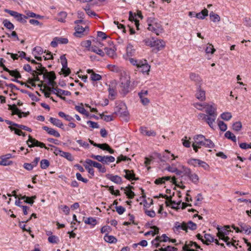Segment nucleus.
Instances as JSON below:
<instances>
[{
	"label": "nucleus",
	"instance_id": "nucleus-31",
	"mask_svg": "<svg viewBox=\"0 0 251 251\" xmlns=\"http://www.w3.org/2000/svg\"><path fill=\"white\" fill-rule=\"evenodd\" d=\"M108 92H109V98L111 100L115 99V97L117 95V92L115 90V88L114 87L109 86V87L108 88Z\"/></svg>",
	"mask_w": 251,
	"mask_h": 251
},
{
	"label": "nucleus",
	"instance_id": "nucleus-39",
	"mask_svg": "<svg viewBox=\"0 0 251 251\" xmlns=\"http://www.w3.org/2000/svg\"><path fill=\"white\" fill-rule=\"evenodd\" d=\"M67 16V14L66 12H60L58 15L57 19L58 21L60 22H65V19L66 18Z\"/></svg>",
	"mask_w": 251,
	"mask_h": 251
},
{
	"label": "nucleus",
	"instance_id": "nucleus-14",
	"mask_svg": "<svg viewBox=\"0 0 251 251\" xmlns=\"http://www.w3.org/2000/svg\"><path fill=\"white\" fill-rule=\"evenodd\" d=\"M204 108H206L205 112L207 114V115H217L216 112L217 108L214 103H206V105H205Z\"/></svg>",
	"mask_w": 251,
	"mask_h": 251
},
{
	"label": "nucleus",
	"instance_id": "nucleus-36",
	"mask_svg": "<svg viewBox=\"0 0 251 251\" xmlns=\"http://www.w3.org/2000/svg\"><path fill=\"white\" fill-rule=\"evenodd\" d=\"M126 191L125 193L129 199H133L135 196L134 193L131 190V189H133V186H129L126 187Z\"/></svg>",
	"mask_w": 251,
	"mask_h": 251
},
{
	"label": "nucleus",
	"instance_id": "nucleus-49",
	"mask_svg": "<svg viewBox=\"0 0 251 251\" xmlns=\"http://www.w3.org/2000/svg\"><path fill=\"white\" fill-rule=\"evenodd\" d=\"M80 45L82 47L86 48L88 50H89L91 46V41L90 40L83 41L81 42Z\"/></svg>",
	"mask_w": 251,
	"mask_h": 251
},
{
	"label": "nucleus",
	"instance_id": "nucleus-57",
	"mask_svg": "<svg viewBox=\"0 0 251 251\" xmlns=\"http://www.w3.org/2000/svg\"><path fill=\"white\" fill-rule=\"evenodd\" d=\"M152 228L154 229V231L151 230V231H148L147 232H146L145 234V235L146 236H148L149 235H152V236H154L155 234H158L159 232L158 228H157L156 226H153Z\"/></svg>",
	"mask_w": 251,
	"mask_h": 251
},
{
	"label": "nucleus",
	"instance_id": "nucleus-43",
	"mask_svg": "<svg viewBox=\"0 0 251 251\" xmlns=\"http://www.w3.org/2000/svg\"><path fill=\"white\" fill-rule=\"evenodd\" d=\"M135 16H136V15L133 16L132 12H129V20L130 21H134L137 29H139V22L138 20L135 18Z\"/></svg>",
	"mask_w": 251,
	"mask_h": 251
},
{
	"label": "nucleus",
	"instance_id": "nucleus-47",
	"mask_svg": "<svg viewBox=\"0 0 251 251\" xmlns=\"http://www.w3.org/2000/svg\"><path fill=\"white\" fill-rule=\"evenodd\" d=\"M104 239L106 242L110 243H115L117 241L116 238L111 235H105Z\"/></svg>",
	"mask_w": 251,
	"mask_h": 251
},
{
	"label": "nucleus",
	"instance_id": "nucleus-53",
	"mask_svg": "<svg viewBox=\"0 0 251 251\" xmlns=\"http://www.w3.org/2000/svg\"><path fill=\"white\" fill-rule=\"evenodd\" d=\"M50 162L47 159H43L40 162L41 168L43 169H45L49 166Z\"/></svg>",
	"mask_w": 251,
	"mask_h": 251
},
{
	"label": "nucleus",
	"instance_id": "nucleus-29",
	"mask_svg": "<svg viewBox=\"0 0 251 251\" xmlns=\"http://www.w3.org/2000/svg\"><path fill=\"white\" fill-rule=\"evenodd\" d=\"M71 95L70 92L68 91H65L59 88L57 92V96L60 97L62 100H65V97L62 96H70Z\"/></svg>",
	"mask_w": 251,
	"mask_h": 251
},
{
	"label": "nucleus",
	"instance_id": "nucleus-23",
	"mask_svg": "<svg viewBox=\"0 0 251 251\" xmlns=\"http://www.w3.org/2000/svg\"><path fill=\"white\" fill-rule=\"evenodd\" d=\"M126 175L125 177L128 180H137L138 178L135 177V174H134L132 170H124Z\"/></svg>",
	"mask_w": 251,
	"mask_h": 251
},
{
	"label": "nucleus",
	"instance_id": "nucleus-34",
	"mask_svg": "<svg viewBox=\"0 0 251 251\" xmlns=\"http://www.w3.org/2000/svg\"><path fill=\"white\" fill-rule=\"evenodd\" d=\"M241 230L240 231H244L245 233L247 234H251V227L242 223L240 225Z\"/></svg>",
	"mask_w": 251,
	"mask_h": 251
},
{
	"label": "nucleus",
	"instance_id": "nucleus-56",
	"mask_svg": "<svg viewBox=\"0 0 251 251\" xmlns=\"http://www.w3.org/2000/svg\"><path fill=\"white\" fill-rule=\"evenodd\" d=\"M1 161H0V165L2 166H8L12 164V161H8L5 158H3V157L1 156Z\"/></svg>",
	"mask_w": 251,
	"mask_h": 251
},
{
	"label": "nucleus",
	"instance_id": "nucleus-24",
	"mask_svg": "<svg viewBox=\"0 0 251 251\" xmlns=\"http://www.w3.org/2000/svg\"><path fill=\"white\" fill-rule=\"evenodd\" d=\"M175 228H176V230L182 229L187 231L188 227L187 226V224L185 222H183L182 223L176 222L175 224Z\"/></svg>",
	"mask_w": 251,
	"mask_h": 251
},
{
	"label": "nucleus",
	"instance_id": "nucleus-50",
	"mask_svg": "<svg viewBox=\"0 0 251 251\" xmlns=\"http://www.w3.org/2000/svg\"><path fill=\"white\" fill-rule=\"evenodd\" d=\"M61 156L63 157L66 158L67 160L71 161L74 160V157H73L72 154L68 152L63 151V152L61 153Z\"/></svg>",
	"mask_w": 251,
	"mask_h": 251
},
{
	"label": "nucleus",
	"instance_id": "nucleus-35",
	"mask_svg": "<svg viewBox=\"0 0 251 251\" xmlns=\"http://www.w3.org/2000/svg\"><path fill=\"white\" fill-rule=\"evenodd\" d=\"M115 160V157L112 156H103L102 163L109 164L110 163L114 162Z\"/></svg>",
	"mask_w": 251,
	"mask_h": 251
},
{
	"label": "nucleus",
	"instance_id": "nucleus-33",
	"mask_svg": "<svg viewBox=\"0 0 251 251\" xmlns=\"http://www.w3.org/2000/svg\"><path fill=\"white\" fill-rule=\"evenodd\" d=\"M81 106L76 105L75 106V109L77 110L78 112L85 115L86 116H89V113L86 111L85 108L83 107V104L81 103Z\"/></svg>",
	"mask_w": 251,
	"mask_h": 251
},
{
	"label": "nucleus",
	"instance_id": "nucleus-21",
	"mask_svg": "<svg viewBox=\"0 0 251 251\" xmlns=\"http://www.w3.org/2000/svg\"><path fill=\"white\" fill-rule=\"evenodd\" d=\"M141 133L148 136H155L156 132L153 130H148L146 127L142 126L140 128Z\"/></svg>",
	"mask_w": 251,
	"mask_h": 251
},
{
	"label": "nucleus",
	"instance_id": "nucleus-30",
	"mask_svg": "<svg viewBox=\"0 0 251 251\" xmlns=\"http://www.w3.org/2000/svg\"><path fill=\"white\" fill-rule=\"evenodd\" d=\"M4 71L9 73L10 75L15 77L16 78H21L22 76L17 70H10L7 68H4Z\"/></svg>",
	"mask_w": 251,
	"mask_h": 251
},
{
	"label": "nucleus",
	"instance_id": "nucleus-1",
	"mask_svg": "<svg viewBox=\"0 0 251 251\" xmlns=\"http://www.w3.org/2000/svg\"><path fill=\"white\" fill-rule=\"evenodd\" d=\"M192 146L195 151L197 152L198 149L202 146L208 148H213L215 145L210 139H206L203 135L199 134L194 136Z\"/></svg>",
	"mask_w": 251,
	"mask_h": 251
},
{
	"label": "nucleus",
	"instance_id": "nucleus-46",
	"mask_svg": "<svg viewBox=\"0 0 251 251\" xmlns=\"http://www.w3.org/2000/svg\"><path fill=\"white\" fill-rule=\"evenodd\" d=\"M209 16L211 20L214 22H219L220 21V16L218 14H215L213 12H211Z\"/></svg>",
	"mask_w": 251,
	"mask_h": 251
},
{
	"label": "nucleus",
	"instance_id": "nucleus-27",
	"mask_svg": "<svg viewBox=\"0 0 251 251\" xmlns=\"http://www.w3.org/2000/svg\"><path fill=\"white\" fill-rule=\"evenodd\" d=\"M43 75L44 78H47L49 80H54L56 78L55 74L54 72H45Z\"/></svg>",
	"mask_w": 251,
	"mask_h": 251
},
{
	"label": "nucleus",
	"instance_id": "nucleus-16",
	"mask_svg": "<svg viewBox=\"0 0 251 251\" xmlns=\"http://www.w3.org/2000/svg\"><path fill=\"white\" fill-rule=\"evenodd\" d=\"M189 78L191 80L195 82L196 86L199 84L202 85V79L199 74L192 72L189 74Z\"/></svg>",
	"mask_w": 251,
	"mask_h": 251
},
{
	"label": "nucleus",
	"instance_id": "nucleus-59",
	"mask_svg": "<svg viewBox=\"0 0 251 251\" xmlns=\"http://www.w3.org/2000/svg\"><path fill=\"white\" fill-rule=\"evenodd\" d=\"M129 61L130 63L134 66H136L137 68L138 66L140 64L142 60H136L133 58H130L129 59Z\"/></svg>",
	"mask_w": 251,
	"mask_h": 251
},
{
	"label": "nucleus",
	"instance_id": "nucleus-5",
	"mask_svg": "<svg viewBox=\"0 0 251 251\" xmlns=\"http://www.w3.org/2000/svg\"><path fill=\"white\" fill-rule=\"evenodd\" d=\"M229 228L230 226H225L222 228L218 227V235L219 238L224 240L227 246H230L231 245L235 247V245L234 243H232L229 242V240H230V238L228 236H226V235H227L229 234V232L230 231Z\"/></svg>",
	"mask_w": 251,
	"mask_h": 251
},
{
	"label": "nucleus",
	"instance_id": "nucleus-28",
	"mask_svg": "<svg viewBox=\"0 0 251 251\" xmlns=\"http://www.w3.org/2000/svg\"><path fill=\"white\" fill-rule=\"evenodd\" d=\"M153 46L157 48L158 50H160L165 47V42L162 40H154Z\"/></svg>",
	"mask_w": 251,
	"mask_h": 251
},
{
	"label": "nucleus",
	"instance_id": "nucleus-44",
	"mask_svg": "<svg viewBox=\"0 0 251 251\" xmlns=\"http://www.w3.org/2000/svg\"><path fill=\"white\" fill-rule=\"evenodd\" d=\"M58 115L60 117L64 118L66 121L69 122L74 120V118L70 116V115H66L62 111H60L58 113Z\"/></svg>",
	"mask_w": 251,
	"mask_h": 251
},
{
	"label": "nucleus",
	"instance_id": "nucleus-9",
	"mask_svg": "<svg viewBox=\"0 0 251 251\" xmlns=\"http://www.w3.org/2000/svg\"><path fill=\"white\" fill-rule=\"evenodd\" d=\"M188 163L194 167H201L205 170L209 168V166L205 162L198 159L191 158L188 160Z\"/></svg>",
	"mask_w": 251,
	"mask_h": 251
},
{
	"label": "nucleus",
	"instance_id": "nucleus-12",
	"mask_svg": "<svg viewBox=\"0 0 251 251\" xmlns=\"http://www.w3.org/2000/svg\"><path fill=\"white\" fill-rule=\"evenodd\" d=\"M148 29L154 32L157 35H159L163 31L161 25L157 23L149 24Z\"/></svg>",
	"mask_w": 251,
	"mask_h": 251
},
{
	"label": "nucleus",
	"instance_id": "nucleus-26",
	"mask_svg": "<svg viewBox=\"0 0 251 251\" xmlns=\"http://www.w3.org/2000/svg\"><path fill=\"white\" fill-rule=\"evenodd\" d=\"M49 121L53 125L59 128L62 129L63 128V124L60 120L54 118L50 117Z\"/></svg>",
	"mask_w": 251,
	"mask_h": 251
},
{
	"label": "nucleus",
	"instance_id": "nucleus-42",
	"mask_svg": "<svg viewBox=\"0 0 251 251\" xmlns=\"http://www.w3.org/2000/svg\"><path fill=\"white\" fill-rule=\"evenodd\" d=\"M140 98L141 102L145 106L148 105L150 102V100L147 97V96H143L142 95H138Z\"/></svg>",
	"mask_w": 251,
	"mask_h": 251
},
{
	"label": "nucleus",
	"instance_id": "nucleus-11",
	"mask_svg": "<svg viewBox=\"0 0 251 251\" xmlns=\"http://www.w3.org/2000/svg\"><path fill=\"white\" fill-rule=\"evenodd\" d=\"M195 97L200 101L205 100V91L201 88V85L199 84L196 86Z\"/></svg>",
	"mask_w": 251,
	"mask_h": 251
},
{
	"label": "nucleus",
	"instance_id": "nucleus-51",
	"mask_svg": "<svg viewBox=\"0 0 251 251\" xmlns=\"http://www.w3.org/2000/svg\"><path fill=\"white\" fill-rule=\"evenodd\" d=\"M37 65L38 66L36 67V69L39 71V73H38V74L39 75H41L43 74L45 72H47V69L45 67H43L41 63H38Z\"/></svg>",
	"mask_w": 251,
	"mask_h": 251
},
{
	"label": "nucleus",
	"instance_id": "nucleus-6",
	"mask_svg": "<svg viewBox=\"0 0 251 251\" xmlns=\"http://www.w3.org/2000/svg\"><path fill=\"white\" fill-rule=\"evenodd\" d=\"M183 169V174L189 178L190 180L194 184H197L199 181L198 176L194 173L192 172L191 170L188 168L182 166Z\"/></svg>",
	"mask_w": 251,
	"mask_h": 251
},
{
	"label": "nucleus",
	"instance_id": "nucleus-48",
	"mask_svg": "<svg viewBox=\"0 0 251 251\" xmlns=\"http://www.w3.org/2000/svg\"><path fill=\"white\" fill-rule=\"evenodd\" d=\"M43 53V50L40 47H36L33 50V54L34 56L41 55Z\"/></svg>",
	"mask_w": 251,
	"mask_h": 251
},
{
	"label": "nucleus",
	"instance_id": "nucleus-40",
	"mask_svg": "<svg viewBox=\"0 0 251 251\" xmlns=\"http://www.w3.org/2000/svg\"><path fill=\"white\" fill-rule=\"evenodd\" d=\"M3 25L7 28L12 30L14 28V25L9 21L7 19H5L2 22Z\"/></svg>",
	"mask_w": 251,
	"mask_h": 251
},
{
	"label": "nucleus",
	"instance_id": "nucleus-3",
	"mask_svg": "<svg viewBox=\"0 0 251 251\" xmlns=\"http://www.w3.org/2000/svg\"><path fill=\"white\" fill-rule=\"evenodd\" d=\"M76 26L75 27V32L74 35L76 37L81 38L87 34L89 31V27L86 24V22L83 20H76L75 21Z\"/></svg>",
	"mask_w": 251,
	"mask_h": 251
},
{
	"label": "nucleus",
	"instance_id": "nucleus-25",
	"mask_svg": "<svg viewBox=\"0 0 251 251\" xmlns=\"http://www.w3.org/2000/svg\"><path fill=\"white\" fill-rule=\"evenodd\" d=\"M88 74H91V79L93 81H98L101 79V76L99 74H96L93 70L88 69L87 71Z\"/></svg>",
	"mask_w": 251,
	"mask_h": 251
},
{
	"label": "nucleus",
	"instance_id": "nucleus-10",
	"mask_svg": "<svg viewBox=\"0 0 251 251\" xmlns=\"http://www.w3.org/2000/svg\"><path fill=\"white\" fill-rule=\"evenodd\" d=\"M4 11V12L10 14L11 16L15 18L18 21L22 23H25L26 22L25 19H27L26 16H24L23 14L19 13L16 11L10 10L8 9H5Z\"/></svg>",
	"mask_w": 251,
	"mask_h": 251
},
{
	"label": "nucleus",
	"instance_id": "nucleus-18",
	"mask_svg": "<svg viewBox=\"0 0 251 251\" xmlns=\"http://www.w3.org/2000/svg\"><path fill=\"white\" fill-rule=\"evenodd\" d=\"M105 176L107 179L110 180L115 183L121 184L122 182V178L117 175L113 176L112 174H108L106 175Z\"/></svg>",
	"mask_w": 251,
	"mask_h": 251
},
{
	"label": "nucleus",
	"instance_id": "nucleus-45",
	"mask_svg": "<svg viewBox=\"0 0 251 251\" xmlns=\"http://www.w3.org/2000/svg\"><path fill=\"white\" fill-rule=\"evenodd\" d=\"M221 118L225 121H229L232 118V115L230 112H224L221 115Z\"/></svg>",
	"mask_w": 251,
	"mask_h": 251
},
{
	"label": "nucleus",
	"instance_id": "nucleus-61",
	"mask_svg": "<svg viewBox=\"0 0 251 251\" xmlns=\"http://www.w3.org/2000/svg\"><path fill=\"white\" fill-rule=\"evenodd\" d=\"M215 51V50L213 46L211 44H208V46H207L205 49V52L206 53L213 54Z\"/></svg>",
	"mask_w": 251,
	"mask_h": 251
},
{
	"label": "nucleus",
	"instance_id": "nucleus-58",
	"mask_svg": "<svg viewBox=\"0 0 251 251\" xmlns=\"http://www.w3.org/2000/svg\"><path fill=\"white\" fill-rule=\"evenodd\" d=\"M95 167L98 168L101 173H104L106 171L105 167L100 163L97 162Z\"/></svg>",
	"mask_w": 251,
	"mask_h": 251
},
{
	"label": "nucleus",
	"instance_id": "nucleus-41",
	"mask_svg": "<svg viewBox=\"0 0 251 251\" xmlns=\"http://www.w3.org/2000/svg\"><path fill=\"white\" fill-rule=\"evenodd\" d=\"M84 223L86 224L92 225L93 226H95L97 223L96 219L92 217H89L87 218V219L84 221Z\"/></svg>",
	"mask_w": 251,
	"mask_h": 251
},
{
	"label": "nucleus",
	"instance_id": "nucleus-64",
	"mask_svg": "<svg viewBox=\"0 0 251 251\" xmlns=\"http://www.w3.org/2000/svg\"><path fill=\"white\" fill-rule=\"evenodd\" d=\"M61 63L63 68L66 67L67 66V60L64 55H61L60 57Z\"/></svg>",
	"mask_w": 251,
	"mask_h": 251
},
{
	"label": "nucleus",
	"instance_id": "nucleus-22",
	"mask_svg": "<svg viewBox=\"0 0 251 251\" xmlns=\"http://www.w3.org/2000/svg\"><path fill=\"white\" fill-rule=\"evenodd\" d=\"M214 241V238L210 234H205L203 238V242H202L204 244L208 245L209 243L213 242ZM215 241L216 244L219 245L218 241L217 239H215Z\"/></svg>",
	"mask_w": 251,
	"mask_h": 251
},
{
	"label": "nucleus",
	"instance_id": "nucleus-60",
	"mask_svg": "<svg viewBox=\"0 0 251 251\" xmlns=\"http://www.w3.org/2000/svg\"><path fill=\"white\" fill-rule=\"evenodd\" d=\"M159 158H160L161 161H162V162L166 161L168 159H169L170 158L169 152H168V151L166 150L165 152L163 155V156L159 157Z\"/></svg>",
	"mask_w": 251,
	"mask_h": 251
},
{
	"label": "nucleus",
	"instance_id": "nucleus-38",
	"mask_svg": "<svg viewBox=\"0 0 251 251\" xmlns=\"http://www.w3.org/2000/svg\"><path fill=\"white\" fill-rule=\"evenodd\" d=\"M225 136L228 139L231 140L234 142H236V136L230 131H226L225 134Z\"/></svg>",
	"mask_w": 251,
	"mask_h": 251
},
{
	"label": "nucleus",
	"instance_id": "nucleus-62",
	"mask_svg": "<svg viewBox=\"0 0 251 251\" xmlns=\"http://www.w3.org/2000/svg\"><path fill=\"white\" fill-rule=\"evenodd\" d=\"M164 181L167 180H171V182H172L173 184L176 185V180L175 177H171L169 176H166L163 177Z\"/></svg>",
	"mask_w": 251,
	"mask_h": 251
},
{
	"label": "nucleus",
	"instance_id": "nucleus-55",
	"mask_svg": "<svg viewBox=\"0 0 251 251\" xmlns=\"http://www.w3.org/2000/svg\"><path fill=\"white\" fill-rule=\"evenodd\" d=\"M154 39L152 38L151 39H145L143 42L147 46H150L151 47H153V45L154 44Z\"/></svg>",
	"mask_w": 251,
	"mask_h": 251
},
{
	"label": "nucleus",
	"instance_id": "nucleus-4",
	"mask_svg": "<svg viewBox=\"0 0 251 251\" xmlns=\"http://www.w3.org/2000/svg\"><path fill=\"white\" fill-rule=\"evenodd\" d=\"M130 77L126 72L123 71L121 73L120 88L122 92L126 95L128 92L130 85Z\"/></svg>",
	"mask_w": 251,
	"mask_h": 251
},
{
	"label": "nucleus",
	"instance_id": "nucleus-13",
	"mask_svg": "<svg viewBox=\"0 0 251 251\" xmlns=\"http://www.w3.org/2000/svg\"><path fill=\"white\" fill-rule=\"evenodd\" d=\"M194 247L196 249H200V246L196 243L192 241L186 242L184 245L182 246V251H196L194 249H190L191 247Z\"/></svg>",
	"mask_w": 251,
	"mask_h": 251
},
{
	"label": "nucleus",
	"instance_id": "nucleus-32",
	"mask_svg": "<svg viewBox=\"0 0 251 251\" xmlns=\"http://www.w3.org/2000/svg\"><path fill=\"white\" fill-rule=\"evenodd\" d=\"M104 50L106 52V54L110 57L114 58L116 56V49L112 48H108L106 47L104 48Z\"/></svg>",
	"mask_w": 251,
	"mask_h": 251
},
{
	"label": "nucleus",
	"instance_id": "nucleus-52",
	"mask_svg": "<svg viewBox=\"0 0 251 251\" xmlns=\"http://www.w3.org/2000/svg\"><path fill=\"white\" fill-rule=\"evenodd\" d=\"M242 124L240 122H236L232 125L233 129L236 131H240L242 128Z\"/></svg>",
	"mask_w": 251,
	"mask_h": 251
},
{
	"label": "nucleus",
	"instance_id": "nucleus-37",
	"mask_svg": "<svg viewBox=\"0 0 251 251\" xmlns=\"http://www.w3.org/2000/svg\"><path fill=\"white\" fill-rule=\"evenodd\" d=\"M208 11L206 9H204L201 12L197 13L196 14V17L199 19H203L208 15Z\"/></svg>",
	"mask_w": 251,
	"mask_h": 251
},
{
	"label": "nucleus",
	"instance_id": "nucleus-63",
	"mask_svg": "<svg viewBox=\"0 0 251 251\" xmlns=\"http://www.w3.org/2000/svg\"><path fill=\"white\" fill-rule=\"evenodd\" d=\"M9 109L12 111V115H15V113H18L19 109H18L15 104L12 105H9Z\"/></svg>",
	"mask_w": 251,
	"mask_h": 251
},
{
	"label": "nucleus",
	"instance_id": "nucleus-7",
	"mask_svg": "<svg viewBox=\"0 0 251 251\" xmlns=\"http://www.w3.org/2000/svg\"><path fill=\"white\" fill-rule=\"evenodd\" d=\"M116 112L120 116L124 118L125 120L128 121L129 113L126 110V107L125 104L122 103L119 104V105L116 107Z\"/></svg>",
	"mask_w": 251,
	"mask_h": 251
},
{
	"label": "nucleus",
	"instance_id": "nucleus-54",
	"mask_svg": "<svg viewBox=\"0 0 251 251\" xmlns=\"http://www.w3.org/2000/svg\"><path fill=\"white\" fill-rule=\"evenodd\" d=\"M218 125L220 130L222 131H225L227 129V126L223 121H218Z\"/></svg>",
	"mask_w": 251,
	"mask_h": 251
},
{
	"label": "nucleus",
	"instance_id": "nucleus-15",
	"mask_svg": "<svg viewBox=\"0 0 251 251\" xmlns=\"http://www.w3.org/2000/svg\"><path fill=\"white\" fill-rule=\"evenodd\" d=\"M68 43V40L66 38H63L61 37H55L53 41H51L50 45L51 46L55 48L57 47L58 44H66Z\"/></svg>",
	"mask_w": 251,
	"mask_h": 251
},
{
	"label": "nucleus",
	"instance_id": "nucleus-8",
	"mask_svg": "<svg viewBox=\"0 0 251 251\" xmlns=\"http://www.w3.org/2000/svg\"><path fill=\"white\" fill-rule=\"evenodd\" d=\"M217 115H207L204 114H200L199 117L206 122L211 128H213V124L215 121Z\"/></svg>",
	"mask_w": 251,
	"mask_h": 251
},
{
	"label": "nucleus",
	"instance_id": "nucleus-19",
	"mask_svg": "<svg viewBox=\"0 0 251 251\" xmlns=\"http://www.w3.org/2000/svg\"><path fill=\"white\" fill-rule=\"evenodd\" d=\"M28 140L26 141L28 147L32 148L39 146L40 143L39 141L35 138H33L30 135L28 136Z\"/></svg>",
	"mask_w": 251,
	"mask_h": 251
},
{
	"label": "nucleus",
	"instance_id": "nucleus-20",
	"mask_svg": "<svg viewBox=\"0 0 251 251\" xmlns=\"http://www.w3.org/2000/svg\"><path fill=\"white\" fill-rule=\"evenodd\" d=\"M42 128L50 135H53L55 137H59L60 136L59 133L52 128L49 127L47 126H44Z\"/></svg>",
	"mask_w": 251,
	"mask_h": 251
},
{
	"label": "nucleus",
	"instance_id": "nucleus-17",
	"mask_svg": "<svg viewBox=\"0 0 251 251\" xmlns=\"http://www.w3.org/2000/svg\"><path fill=\"white\" fill-rule=\"evenodd\" d=\"M150 68L151 66L148 64L146 60H142L138 67L143 73H146L147 74L150 72Z\"/></svg>",
	"mask_w": 251,
	"mask_h": 251
},
{
	"label": "nucleus",
	"instance_id": "nucleus-2",
	"mask_svg": "<svg viewBox=\"0 0 251 251\" xmlns=\"http://www.w3.org/2000/svg\"><path fill=\"white\" fill-rule=\"evenodd\" d=\"M170 240V239L165 234H163L161 236L156 237L152 241V244L156 248L161 247V248L159 250H154V251H176L178 249L175 247H171L170 245L165 246L163 245L162 246L161 245L162 242H166Z\"/></svg>",
	"mask_w": 251,
	"mask_h": 251
}]
</instances>
